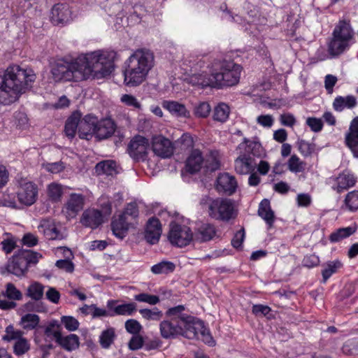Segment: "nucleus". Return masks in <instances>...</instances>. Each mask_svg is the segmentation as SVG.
Here are the masks:
<instances>
[{"label":"nucleus","mask_w":358,"mask_h":358,"mask_svg":"<svg viewBox=\"0 0 358 358\" xmlns=\"http://www.w3.org/2000/svg\"><path fill=\"white\" fill-rule=\"evenodd\" d=\"M332 36L338 37L352 42L354 37V31L349 20H339L335 26Z\"/></svg>","instance_id":"nucleus-27"},{"label":"nucleus","mask_w":358,"mask_h":358,"mask_svg":"<svg viewBox=\"0 0 358 358\" xmlns=\"http://www.w3.org/2000/svg\"><path fill=\"white\" fill-rule=\"evenodd\" d=\"M203 166V158L198 150L192 152L186 161V170L190 173L199 171Z\"/></svg>","instance_id":"nucleus-30"},{"label":"nucleus","mask_w":358,"mask_h":358,"mask_svg":"<svg viewBox=\"0 0 358 358\" xmlns=\"http://www.w3.org/2000/svg\"><path fill=\"white\" fill-rule=\"evenodd\" d=\"M117 57L114 50H99L81 55L71 62L58 60L52 66V78L55 82H78L91 76L103 78L113 71Z\"/></svg>","instance_id":"nucleus-1"},{"label":"nucleus","mask_w":358,"mask_h":358,"mask_svg":"<svg viewBox=\"0 0 358 358\" xmlns=\"http://www.w3.org/2000/svg\"><path fill=\"white\" fill-rule=\"evenodd\" d=\"M19 311L22 313H31V312H37V313H43L46 311V307L42 302L33 301H27L24 304H23Z\"/></svg>","instance_id":"nucleus-44"},{"label":"nucleus","mask_w":358,"mask_h":358,"mask_svg":"<svg viewBox=\"0 0 358 358\" xmlns=\"http://www.w3.org/2000/svg\"><path fill=\"white\" fill-rule=\"evenodd\" d=\"M142 316L147 320H159L162 313L158 310L157 308H155L153 310L150 309H141L139 310Z\"/></svg>","instance_id":"nucleus-59"},{"label":"nucleus","mask_w":358,"mask_h":358,"mask_svg":"<svg viewBox=\"0 0 358 358\" xmlns=\"http://www.w3.org/2000/svg\"><path fill=\"white\" fill-rule=\"evenodd\" d=\"M216 235L215 227L209 223L201 224L193 234L194 241L202 243L212 240Z\"/></svg>","instance_id":"nucleus-24"},{"label":"nucleus","mask_w":358,"mask_h":358,"mask_svg":"<svg viewBox=\"0 0 358 358\" xmlns=\"http://www.w3.org/2000/svg\"><path fill=\"white\" fill-rule=\"evenodd\" d=\"M47 299L53 303L57 304L60 299L59 292L55 288L49 287L45 292Z\"/></svg>","instance_id":"nucleus-61"},{"label":"nucleus","mask_w":358,"mask_h":358,"mask_svg":"<svg viewBox=\"0 0 358 358\" xmlns=\"http://www.w3.org/2000/svg\"><path fill=\"white\" fill-rule=\"evenodd\" d=\"M125 329L128 332L135 334L140 331L141 326L138 322L131 319L125 322Z\"/></svg>","instance_id":"nucleus-63"},{"label":"nucleus","mask_w":358,"mask_h":358,"mask_svg":"<svg viewBox=\"0 0 358 358\" xmlns=\"http://www.w3.org/2000/svg\"><path fill=\"white\" fill-rule=\"evenodd\" d=\"M203 167L207 171H215L220 168V162L216 157L210 155L203 159Z\"/></svg>","instance_id":"nucleus-54"},{"label":"nucleus","mask_w":358,"mask_h":358,"mask_svg":"<svg viewBox=\"0 0 358 358\" xmlns=\"http://www.w3.org/2000/svg\"><path fill=\"white\" fill-rule=\"evenodd\" d=\"M39 322L40 317L38 315L27 313L21 317L20 324L24 329L32 330L38 325Z\"/></svg>","instance_id":"nucleus-40"},{"label":"nucleus","mask_w":358,"mask_h":358,"mask_svg":"<svg viewBox=\"0 0 358 358\" xmlns=\"http://www.w3.org/2000/svg\"><path fill=\"white\" fill-rule=\"evenodd\" d=\"M230 108L224 103H219L214 109L213 119L220 122H224L229 118Z\"/></svg>","instance_id":"nucleus-43"},{"label":"nucleus","mask_w":358,"mask_h":358,"mask_svg":"<svg viewBox=\"0 0 358 358\" xmlns=\"http://www.w3.org/2000/svg\"><path fill=\"white\" fill-rule=\"evenodd\" d=\"M287 166L290 171L296 173L305 170L306 163L301 161L296 155H293L288 160Z\"/></svg>","instance_id":"nucleus-48"},{"label":"nucleus","mask_w":358,"mask_h":358,"mask_svg":"<svg viewBox=\"0 0 358 358\" xmlns=\"http://www.w3.org/2000/svg\"><path fill=\"white\" fill-rule=\"evenodd\" d=\"M343 266L342 263L339 260H335L329 262L327 264L326 268L322 271L323 282L326 281L331 276L332 274L335 273L338 269L341 268Z\"/></svg>","instance_id":"nucleus-49"},{"label":"nucleus","mask_w":358,"mask_h":358,"mask_svg":"<svg viewBox=\"0 0 358 358\" xmlns=\"http://www.w3.org/2000/svg\"><path fill=\"white\" fill-rule=\"evenodd\" d=\"M207 69L208 71L191 75L189 78V83L192 85L201 87H210L215 88L213 65L211 66L208 65Z\"/></svg>","instance_id":"nucleus-11"},{"label":"nucleus","mask_w":358,"mask_h":358,"mask_svg":"<svg viewBox=\"0 0 358 358\" xmlns=\"http://www.w3.org/2000/svg\"><path fill=\"white\" fill-rule=\"evenodd\" d=\"M96 171L99 173L113 176L117 173L116 163L114 161L107 160L98 163Z\"/></svg>","instance_id":"nucleus-38"},{"label":"nucleus","mask_w":358,"mask_h":358,"mask_svg":"<svg viewBox=\"0 0 358 358\" xmlns=\"http://www.w3.org/2000/svg\"><path fill=\"white\" fill-rule=\"evenodd\" d=\"M84 205V197L80 194H71L66 203L65 208L67 215L73 217L83 209Z\"/></svg>","instance_id":"nucleus-28"},{"label":"nucleus","mask_w":358,"mask_h":358,"mask_svg":"<svg viewBox=\"0 0 358 358\" xmlns=\"http://www.w3.org/2000/svg\"><path fill=\"white\" fill-rule=\"evenodd\" d=\"M215 88L231 87L238 83L242 71L241 65L233 61L216 62L213 64Z\"/></svg>","instance_id":"nucleus-4"},{"label":"nucleus","mask_w":358,"mask_h":358,"mask_svg":"<svg viewBox=\"0 0 358 358\" xmlns=\"http://www.w3.org/2000/svg\"><path fill=\"white\" fill-rule=\"evenodd\" d=\"M357 105L356 98L352 95L337 96L333 103V107L336 111H342L345 108H352Z\"/></svg>","instance_id":"nucleus-35"},{"label":"nucleus","mask_w":358,"mask_h":358,"mask_svg":"<svg viewBox=\"0 0 358 358\" xmlns=\"http://www.w3.org/2000/svg\"><path fill=\"white\" fill-rule=\"evenodd\" d=\"M2 295L13 301H20L23 298L21 291L12 282L6 284L5 290L2 292Z\"/></svg>","instance_id":"nucleus-42"},{"label":"nucleus","mask_w":358,"mask_h":358,"mask_svg":"<svg viewBox=\"0 0 358 358\" xmlns=\"http://www.w3.org/2000/svg\"><path fill=\"white\" fill-rule=\"evenodd\" d=\"M162 226L158 219L152 217L148 221L145 238L150 244L157 243L162 234Z\"/></svg>","instance_id":"nucleus-17"},{"label":"nucleus","mask_w":358,"mask_h":358,"mask_svg":"<svg viewBox=\"0 0 358 358\" xmlns=\"http://www.w3.org/2000/svg\"><path fill=\"white\" fill-rule=\"evenodd\" d=\"M184 310L185 306L180 305L169 308L166 315L170 317V320H177V322L182 324L189 316V315L184 313Z\"/></svg>","instance_id":"nucleus-39"},{"label":"nucleus","mask_w":358,"mask_h":358,"mask_svg":"<svg viewBox=\"0 0 358 358\" xmlns=\"http://www.w3.org/2000/svg\"><path fill=\"white\" fill-rule=\"evenodd\" d=\"M55 341L65 350L71 352L79 348L80 340L76 334L63 336L61 333L55 335Z\"/></svg>","instance_id":"nucleus-26"},{"label":"nucleus","mask_w":358,"mask_h":358,"mask_svg":"<svg viewBox=\"0 0 358 358\" xmlns=\"http://www.w3.org/2000/svg\"><path fill=\"white\" fill-rule=\"evenodd\" d=\"M176 265L169 261H162L151 267V271L155 275L169 274L174 271Z\"/></svg>","instance_id":"nucleus-41"},{"label":"nucleus","mask_w":358,"mask_h":358,"mask_svg":"<svg viewBox=\"0 0 358 358\" xmlns=\"http://www.w3.org/2000/svg\"><path fill=\"white\" fill-rule=\"evenodd\" d=\"M204 324L203 322L199 320L196 319L194 317L189 315L182 323L181 336L188 338L194 339L199 338V334L202 330Z\"/></svg>","instance_id":"nucleus-15"},{"label":"nucleus","mask_w":358,"mask_h":358,"mask_svg":"<svg viewBox=\"0 0 358 358\" xmlns=\"http://www.w3.org/2000/svg\"><path fill=\"white\" fill-rule=\"evenodd\" d=\"M36 80L31 69H22L18 65L9 66L0 73V104L9 105L29 90Z\"/></svg>","instance_id":"nucleus-2"},{"label":"nucleus","mask_w":358,"mask_h":358,"mask_svg":"<svg viewBox=\"0 0 358 358\" xmlns=\"http://www.w3.org/2000/svg\"><path fill=\"white\" fill-rule=\"evenodd\" d=\"M116 129V125L111 119H103L98 121L96 118L95 136L99 139L110 137Z\"/></svg>","instance_id":"nucleus-23"},{"label":"nucleus","mask_w":358,"mask_h":358,"mask_svg":"<svg viewBox=\"0 0 358 358\" xmlns=\"http://www.w3.org/2000/svg\"><path fill=\"white\" fill-rule=\"evenodd\" d=\"M138 216V210L135 203H129L124 210L117 218L113 220L111 228L113 234L122 239L127 234L129 229L136 224Z\"/></svg>","instance_id":"nucleus-7"},{"label":"nucleus","mask_w":358,"mask_h":358,"mask_svg":"<svg viewBox=\"0 0 358 358\" xmlns=\"http://www.w3.org/2000/svg\"><path fill=\"white\" fill-rule=\"evenodd\" d=\"M200 203L208 210L209 216L215 220L228 221L234 217V205L231 199H214L206 196L201 199Z\"/></svg>","instance_id":"nucleus-6"},{"label":"nucleus","mask_w":358,"mask_h":358,"mask_svg":"<svg viewBox=\"0 0 358 358\" xmlns=\"http://www.w3.org/2000/svg\"><path fill=\"white\" fill-rule=\"evenodd\" d=\"M160 334L165 339H173L178 336H181L182 324L175 320H166L162 321L159 324Z\"/></svg>","instance_id":"nucleus-16"},{"label":"nucleus","mask_w":358,"mask_h":358,"mask_svg":"<svg viewBox=\"0 0 358 358\" xmlns=\"http://www.w3.org/2000/svg\"><path fill=\"white\" fill-rule=\"evenodd\" d=\"M306 124L310 127L311 130L315 132L321 131L323 126L322 120L316 117L307 118Z\"/></svg>","instance_id":"nucleus-62"},{"label":"nucleus","mask_w":358,"mask_h":358,"mask_svg":"<svg viewBox=\"0 0 358 358\" xmlns=\"http://www.w3.org/2000/svg\"><path fill=\"white\" fill-rule=\"evenodd\" d=\"M80 222L85 227L96 229L103 222V217L99 210H86L83 213Z\"/></svg>","instance_id":"nucleus-25"},{"label":"nucleus","mask_w":358,"mask_h":358,"mask_svg":"<svg viewBox=\"0 0 358 358\" xmlns=\"http://www.w3.org/2000/svg\"><path fill=\"white\" fill-rule=\"evenodd\" d=\"M215 188L219 193L231 195L236 192L237 181L234 176L228 173H220L216 180Z\"/></svg>","instance_id":"nucleus-14"},{"label":"nucleus","mask_w":358,"mask_h":358,"mask_svg":"<svg viewBox=\"0 0 358 358\" xmlns=\"http://www.w3.org/2000/svg\"><path fill=\"white\" fill-rule=\"evenodd\" d=\"M72 19V12L66 3L55 4L52 8L51 21L55 25H63Z\"/></svg>","instance_id":"nucleus-13"},{"label":"nucleus","mask_w":358,"mask_h":358,"mask_svg":"<svg viewBox=\"0 0 358 358\" xmlns=\"http://www.w3.org/2000/svg\"><path fill=\"white\" fill-rule=\"evenodd\" d=\"M298 147L300 152L305 157L310 155L315 151V145L304 140L298 141Z\"/></svg>","instance_id":"nucleus-57"},{"label":"nucleus","mask_w":358,"mask_h":358,"mask_svg":"<svg viewBox=\"0 0 358 358\" xmlns=\"http://www.w3.org/2000/svg\"><path fill=\"white\" fill-rule=\"evenodd\" d=\"M345 204L350 211L358 210V191L354 190L347 194Z\"/></svg>","instance_id":"nucleus-52"},{"label":"nucleus","mask_w":358,"mask_h":358,"mask_svg":"<svg viewBox=\"0 0 358 358\" xmlns=\"http://www.w3.org/2000/svg\"><path fill=\"white\" fill-rule=\"evenodd\" d=\"M334 180V184L332 188L338 193H341L355 186L357 182V178L355 176L348 171L343 172Z\"/></svg>","instance_id":"nucleus-21"},{"label":"nucleus","mask_w":358,"mask_h":358,"mask_svg":"<svg viewBox=\"0 0 358 358\" xmlns=\"http://www.w3.org/2000/svg\"><path fill=\"white\" fill-rule=\"evenodd\" d=\"M24 332L15 329L11 324L6 327L5 329V334L2 337V340L6 342H10L12 341H17L23 337Z\"/></svg>","instance_id":"nucleus-47"},{"label":"nucleus","mask_w":358,"mask_h":358,"mask_svg":"<svg viewBox=\"0 0 358 358\" xmlns=\"http://www.w3.org/2000/svg\"><path fill=\"white\" fill-rule=\"evenodd\" d=\"M345 143L354 157L358 158V117L350 123L349 131L345 135Z\"/></svg>","instance_id":"nucleus-18"},{"label":"nucleus","mask_w":358,"mask_h":358,"mask_svg":"<svg viewBox=\"0 0 358 358\" xmlns=\"http://www.w3.org/2000/svg\"><path fill=\"white\" fill-rule=\"evenodd\" d=\"M116 338L115 329L109 327L103 330L99 336V343L104 349H108Z\"/></svg>","instance_id":"nucleus-37"},{"label":"nucleus","mask_w":358,"mask_h":358,"mask_svg":"<svg viewBox=\"0 0 358 358\" xmlns=\"http://www.w3.org/2000/svg\"><path fill=\"white\" fill-rule=\"evenodd\" d=\"M351 42L332 36L328 45V52L332 57H338L348 50Z\"/></svg>","instance_id":"nucleus-29"},{"label":"nucleus","mask_w":358,"mask_h":358,"mask_svg":"<svg viewBox=\"0 0 358 358\" xmlns=\"http://www.w3.org/2000/svg\"><path fill=\"white\" fill-rule=\"evenodd\" d=\"M136 310L135 303H123L114 308V315H131Z\"/></svg>","instance_id":"nucleus-50"},{"label":"nucleus","mask_w":358,"mask_h":358,"mask_svg":"<svg viewBox=\"0 0 358 358\" xmlns=\"http://www.w3.org/2000/svg\"><path fill=\"white\" fill-rule=\"evenodd\" d=\"M96 117L87 115L84 118L80 119L79 122V137L83 139H88L96 131Z\"/></svg>","instance_id":"nucleus-19"},{"label":"nucleus","mask_w":358,"mask_h":358,"mask_svg":"<svg viewBox=\"0 0 358 358\" xmlns=\"http://www.w3.org/2000/svg\"><path fill=\"white\" fill-rule=\"evenodd\" d=\"M43 166L47 171L52 173H59L65 169L64 164L61 161L54 163L43 164Z\"/></svg>","instance_id":"nucleus-58"},{"label":"nucleus","mask_w":358,"mask_h":358,"mask_svg":"<svg viewBox=\"0 0 358 358\" xmlns=\"http://www.w3.org/2000/svg\"><path fill=\"white\" fill-rule=\"evenodd\" d=\"M56 266L66 272L71 273L74 270V265L69 259H60L57 261Z\"/></svg>","instance_id":"nucleus-64"},{"label":"nucleus","mask_w":358,"mask_h":358,"mask_svg":"<svg viewBox=\"0 0 358 358\" xmlns=\"http://www.w3.org/2000/svg\"><path fill=\"white\" fill-rule=\"evenodd\" d=\"M134 299L139 302H144L150 305H155L159 302V298L156 295L147 293H141L134 296Z\"/></svg>","instance_id":"nucleus-55"},{"label":"nucleus","mask_w":358,"mask_h":358,"mask_svg":"<svg viewBox=\"0 0 358 358\" xmlns=\"http://www.w3.org/2000/svg\"><path fill=\"white\" fill-rule=\"evenodd\" d=\"M211 110L210 104L207 102H201L194 108V115L199 117H206Z\"/></svg>","instance_id":"nucleus-56"},{"label":"nucleus","mask_w":358,"mask_h":358,"mask_svg":"<svg viewBox=\"0 0 358 358\" xmlns=\"http://www.w3.org/2000/svg\"><path fill=\"white\" fill-rule=\"evenodd\" d=\"M258 215L266 221L269 227L272 226L275 216L268 199H264L261 201L258 209Z\"/></svg>","instance_id":"nucleus-36"},{"label":"nucleus","mask_w":358,"mask_h":358,"mask_svg":"<svg viewBox=\"0 0 358 358\" xmlns=\"http://www.w3.org/2000/svg\"><path fill=\"white\" fill-rule=\"evenodd\" d=\"M42 255L30 250H21L16 252L7 262L6 271L17 277H22L27 273L31 264L38 263Z\"/></svg>","instance_id":"nucleus-5"},{"label":"nucleus","mask_w":358,"mask_h":358,"mask_svg":"<svg viewBox=\"0 0 358 358\" xmlns=\"http://www.w3.org/2000/svg\"><path fill=\"white\" fill-rule=\"evenodd\" d=\"M169 239L173 245L180 248L185 247L194 241L193 233L190 228L185 225L171 224Z\"/></svg>","instance_id":"nucleus-9"},{"label":"nucleus","mask_w":358,"mask_h":358,"mask_svg":"<svg viewBox=\"0 0 358 358\" xmlns=\"http://www.w3.org/2000/svg\"><path fill=\"white\" fill-rule=\"evenodd\" d=\"M163 107L168 110L173 115L178 117H188L189 112L187 110L185 105L175 101H164L162 103Z\"/></svg>","instance_id":"nucleus-33"},{"label":"nucleus","mask_w":358,"mask_h":358,"mask_svg":"<svg viewBox=\"0 0 358 358\" xmlns=\"http://www.w3.org/2000/svg\"><path fill=\"white\" fill-rule=\"evenodd\" d=\"M149 148L147 138L141 136H135L128 145L127 151L135 160H144Z\"/></svg>","instance_id":"nucleus-10"},{"label":"nucleus","mask_w":358,"mask_h":358,"mask_svg":"<svg viewBox=\"0 0 358 358\" xmlns=\"http://www.w3.org/2000/svg\"><path fill=\"white\" fill-rule=\"evenodd\" d=\"M18 186L17 198L19 201L26 206L34 204L38 197V189L36 184L27 178H17Z\"/></svg>","instance_id":"nucleus-8"},{"label":"nucleus","mask_w":358,"mask_h":358,"mask_svg":"<svg viewBox=\"0 0 358 358\" xmlns=\"http://www.w3.org/2000/svg\"><path fill=\"white\" fill-rule=\"evenodd\" d=\"M238 149L241 150H244L245 153L250 155L252 154L253 156H259L261 155L262 148L259 142L257 141L249 140L247 138H244L242 143H241Z\"/></svg>","instance_id":"nucleus-34"},{"label":"nucleus","mask_w":358,"mask_h":358,"mask_svg":"<svg viewBox=\"0 0 358 358\" xmlns=\"http://www.w3.org/2000/svg\"><path fill=\"white\" fill-rule=\"evenodd\" d=\"M62 194L63 187L61 185L56 182H52L48 186V195L52 201H59Z\"/></svg>","instance_id":"nucleus-46"},{"label":"nucleus","mask_w":358,"mask_h":358,"mask_svg":"<svg viewBox=\"0 0 358 358\" xmlns=\"http://www.w3.org/2000/svg\"><path fill=\"white\" fill-rule=\"evenodd\" d=\"M81 114L79 112L73 113L66 120L64 131L69 138H73L76 131L79 133V122Z\"/></svg>","instance_id":"nucleus-32"},{"label":"nucleus","mask_w":358,"mask_h":358,"mask_svg":"<svg viewBox=\"0 0 358 358\" xmlns=\"http://www.w3.org/2000/svg\"><path fill=\"white\" fill-rule=\"evenodd\" d=\"M155 64L153 53L145 49L136 50L124 62V83L128 87H136L147 78Z\"/></svg>","instance_id":"nucleus-3"},{"label":"nucleus","mask_w":358,"mask_h":358,"mask_svg":"<svg viewBox=\"0 0 358 358\" xmlns=\"http://www.w3.org/2000/svg\"><path fill=\"white\" fill-rule=\"evenodd\" d=\"M61 322L69 331H76L80 325L78 320L72 316H62L61 317Z\"/></svg>","instance_id":"nucleus-53"},{"label":"nucleus","mask_w":358,"mask_h":358,"mask_svg":"<svg viewBox=\"0 0 358 358\" xmlns=\"http://www.w3.org/2000/svg\"><path fill=\"white\" fill-rule=\"evenodd\" d=\"M45 286L38 281H32L25 290V296L33 301H39L43 298Z\"/></svg>","instance_id":"nucleus-31"},{"label":"nucleus","mask_w":358,"mask_h":358,"mask_svg":"<svg viewBox=\"0 0 358 358\" xmlns=\"http://www.w3.org/2000/svg\"><path fill=\"white\" fill-rule=\"evenodd\" d=\"M152 148L153 152L158 156L167 158L173 153V146L171 141L162 135L152 137Z\"/></svg>","instance_id":"nucleus-12"},{"label":"nucleus","mask_w":358,"mask_h":358,"mask_svg":"<svg viewBox=\"0 0 358 358\" xmlns=\"http://www.w3.org/2000/svg\"><path fill=\"white\" fill-rule=\"evenodd\" d=\"M121 101L128 106H132L135 108L141 107L140 103L136 98L131 94H124L121 97Z\"/></svg>","instance_id":"nucleus-60"},{"label":"nucleus","mask_w":358,"mask_h":358,"mask_svg":"<svg viewBox=\"0 0 358 358\" xmlns=\"http://www.w3.org/2000/svg\"><path fill=\"white\" fill-rule=\"evenodd\" d=\"M38 229L49 240H62L64 238L63 234L57 229L55 222L51 219L42 220Z\"/></svg>","instance_id":"nucleus-22"},{"label":"nucleus","mask_w":358,"mask_h":358,"mask_svg":"<svg viewBox=\"0 0 358 358\" xmlns=\"http://www.w3.org/2000/svg\"><path fill=\"white\" fill-rule=\"evenodd\" d=\"M255 162L250 155L241 153L234 162V168L237 173L248 174L255 170Z\"/></svg>","instance_id":"nucleus-20"},{"label":"nucleus","mask_w":358,"mask_h":358,"mask_svg":"<svg viewBox=\"0 0 358 358\" xmlns=\"http://www.w3.org/2000/svg\"><path fill=\"white\" fill-rule=\"evenodd\" d=\"M30 349V345L28 340L22 337L18 341H15L13 345V352L17 356H22L27 352Z\"/></svg>","instance_id":"nucleus-51"},{"label":"nucleus","mask_w":358,"mask_h":358,"mask_svg":"<svg viewBox=\"0 0 358 358\" xmlns=\"http://www.w3.org/2000/svg\"><path fill=\"white\" fill-rule=\"evenodd\" d=\"M355 232V228L351 227L340 228L330 235L329 240L334 243L339 242L343 238L349 237Z\"/></svg>","instance_id":"nucleus-45"}]
</instances>
